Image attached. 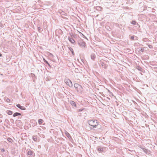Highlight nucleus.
Instances as JSON below:
<instances>
[{"instance_id": "f257e3e1", "label": "nucleus", "mask_w": 157, "mask_h": 157, "mask_svg": "<svg viewBox=\"0 0 157 157\" xmlns=\"http://www.w3.org/2000/svg\"><path fill=\"white\" fill-rule=\"evenodd\" d=\"M88 123L90 125L92 126L94 128H97L100 125L98 121L96 120H89L88 121Z\"/></svg>"}, {"instance_id": "f03ea898", "label": "nucleus", "mask_w": 157, "mask_h": 157, "mask_svg": "<svg viewBox=\"0 0 157 157\" xmlns=\"http://www.w3.org/2000/svg\"><path fill=\"white\" fill-rule=\"evenodd\" d=\"M64 82L65 83L70 87H72L73 85L71 81L69 79L66 78L64 80Z\"/></svg>"}, {"instance_id": "7ed1b4c3", "label": "nucleus", "mask_w": 157, "mask_h": 157, "mask_svg": "<svg viewBox=\"0 0 157 157\" xmlns=\"http://www.w3.org/2000/svg\"><path fill=\"white\" fill-rule=\"evenodd\" d=\"M97 150L99 152H102L105 150L106 148L101 147V146H98L97 147Z\"/></svg>"}, {"instance_id": "20e7f679", "label": "nucleus", "mask_w": 157, "mask_h": 157, "mask_svg": "<svg viewBox=\"0 0 157 157\" xmlns=\"http://www.w3.org/2000/svg\"><path fill=\"white\" fill-rule=\"evenodd\" d=\"M78 44L82 47H85V42L83 40H81L78 41Z\"/></svg>"}, {"instance_id": "39448f33", "label": "nucleus", "mask_w": 157, "mask_h": 157, "mask_svg": "<svg viewBox=\"0 0 157 157\" xmlns=\"http://www.w3.org/2000/svg\"><path fill=\"white\" fill-rule=\"evenodd\" d=\"M27 154L29 155L28 157H34L35 156V153L33 151L29 150L27 152Z\"/></svg>"}, {"instance_id": "423d86ee", "label": "nucleus", "mask_w": 157, "mask_h": 157, "mask_svg": "<svg viewBox=\"0 0 157 157\" xmlns=\"http://www.w3.org/2000/svg\"><path fill=\"white\" fill-rule=\"evenodd\" d=\"M74 86L76 89L78 90V88L79 89L81 88H82V86L78 83H75L74 84ZM78 91V90H77Z\"/></svg>"}, {"instance_id": "0eeeda50", "label": "nucleus", "mask_w": 157, "mask_h": 157, "mask_svg": "<svg viewBox=\"0 0 157 157\" xmlns=\"http://www.w3.org/2000/svg\"><path fill=\"white\" fill-rule=\"evenodd\" d=\"M16 106L19 108L20 109L22 110H25L26 109L25 108L24 106H22L20 104H18L16 105Z\"/></svg>"}, {"instance_id": "6e6552de", "label": "nucleus", "mask_w": 157, "mask_h": 157, "mask_svg": "<svg viewBox=\"0 0 157 157\" xmlns=\"http://www.w3.org/2000/svg\"><path fill=\"white\" fill-rule=\"evenodd\" d=\"M101 65L102 67L106 69L108 67V65L106 64L104 62H101Z\"/></svg>"}, {"instance_id": "1a4fd4ad", "label": "nucleus", "mask_w": 157, "mask_h": 157, "mask_svg": "<svg viewBox=\"0 0 157 157\" xmlns=\"http://www.w3.org/2000/svg\"><path fill=\"white\" fill-rule=\"evenodd\" d=\"M70 104L73 106H74L76 108V105L75 103L73 101H70Z\"/></svg>"}, {"instance_id": "9d476101", "label": "nucleus", "mask_w": 157, "mask_h": 157, "mask_svg": "<svg viewBox=\"0 0 157 157\" xmlns=\"http://www.w3.org/2000/svg\"><path fill=\"white\" fill-rule=\"evenodd\" d=\"M91 59L93 60H94L96 58V56L94 53H92L90 56Z\"/></svg>"}, {"instance_id": "9b49d317", "label": "nucleus", "mask_w": 157, "mask_h": 157, "mask_svg": "<svg viewBox=\"0 0 157 157\" xmlns=\"http://www.w3.org/2000/svg\"><path fill=\"white\" fill-rule=\"evenodd\" d=\"M68 38L69 41L71 43L74 44L75 42V40L73 38L70 37H68Z\"/></svg>"}, {"instance_id": "f8f14e48", "label": "nucleus", "mask_w": 157, "mask_h": 157, "mask_svg": "<svg viewBox=\"0 0 157 157\" xmlns=\"http://www.w3.org/2000/svg\"><path fill=\"white\" fill-rule=\"evenodd\" d=\"M131 23L134 25H138L139 27H140V25H139L138 24L135 20H133L132 21H131Z\"/></svg>"}, {"instance_id": "ddd939ff", "label": "nucleus", "mask_w": 157, "mask_h": 157, "mask_svg": "<svg viewBox=\"0 0 157 157\" xmlns=\"http://www.w3.org/2000/svg\"><path fill=\"white\" fill-rule=\"evenodd\" d=\"M20 115H21V113H18V112H16V113H15L13 115V117H16L17 116H20Z\"/></svg>"}, {"instance_id": "4468645a", "label": "nucleus", "mask_w": 157, "mask_h": 157, "mask_svg": "<svg viewBox=\"0 0 157 157\" xmlns=\"http://www.w3.org/2000/svg\"><path fill=\"white\" fill-rule=\"evenodd\" d=\"M59 13L62 15H66V13L64 11L62 10H60L59 11Z\"/></svg>"}, {"instance_id": "2eb2a0df", "label": "nucleus", "mask_w": 157, "mask_h": 157, "mask_svg": "<svg viewBox=\"0 0 157 157\" xmlns=\"http://www.w3.org/2000/svg\"><path fill=\"white\" fill-rule=\"evenodd\" d=\"M65 134H66V136H67V137H68V138L69 139H70V138H71V136H70V134L68 132H65Z\"/></svg>"}, {"instance_id": "dca6fc26", "label": "nucleus", "mask_w": 157, "mask_h": 157, "mask_svg": "<svg viewBox=\"0 0 157 157\" xmlns=\"http://www.w3.org/2000/svg\"><path fill=\"white\" fill-rule=\"evenodd\" d=\"M6 113L9 115H11L13 113V112L10 110L7 111Z\"/></svg>"}, {"instance_id": "f3484780", "label": "nucleus", "mask_w": 157, "mask_h": 157, "mask_svg": "<svg viewBox=\"0 0 157 157\" xmlns=\"http://www.w3.org/2000/svg\"><path fill=\"white\" fill-rule=\"evenodd\" d=\"M43 120L41 119H39L38 121V123L40 125L41 124L43 123Z\"/></svg>"}, {"instance_id": "a211bd4d", "label": "nucleus", "mask_w": 157, "mask_h": 157, "mask_svg": "<svg viewBox=\"0 0 157 157\" xmlns=\"http://www.w3.org/2000/svg\"><path fill=\"white\" fill-rule=\"evenodd\" d=\"M69 48V50L72 53V54L73 55H75V53H74L73 50L72 49V48L71 47H70Z\"/></svg>"}, {"instance_id": "6ab92c4d", "label": "nucleus", "mask_w": 157, "mask_h": 157, "mask_svg": "<svg viewBox=\"0 0 157 157\" xmlns=\"http://www.w3.org/2000/svg\"><path fill=\"white\" fill-rule=\"evenodd\" d=\"M8 141L10 142H12L13 141V140L10 138H8L7 139Z\"/></svg>"}, {"instance_id": "aec40b11", "label": "nucleus", "mask_w": 157, "mask_h": 157, "mask_svg": "<svg viewBox=\"0 0 157 157\" xmlns=\"http://www.w3.org/2000/svg\"><path fill=\"white\" fill-rule=\"evenodd\" d=\"M38 30L39 32H40L43 31L42 29H41L40 27H38Z\"/></svg>"}, {"instance_id": "412c9836", "label": "nucleus", "mask_w": 157, "mask_h": 157, "mask_svg": "<svg viewBox=\"0 0 157 157\" xmlns=\"http://www.w3.org/2000/svg\"><path fill=\"white\" fill-rule=\"evenodd\" d=\"M97 10L101 11L102 9V8L100 6H98L97 7L96 9Z\"/></svg>"}, {"instance_id": "4be33fe9", "label": "nucleus", "mask_w": 157, "mask_h": 157, "mask_svg": "<svg viewBox=\"0 0 157 157\" xmlns=\"http://www.w3.org/2000/svg\"><path fill=\"white\" fill-rule=\"evenodd\" d=\"M45 63L48 65V66L50 67V68H51V66L50 65V64L48 63V62L47 61H45Z\"/></svg>"}, {"instance_id": "5701e85b", "label": "nucleus", "mask_w": 157, "mask_h": 157, "mask_svg": "<svg viewBox=\"0 0 157 157\" xmlns=\"http://www.w3.org/2000/svg\"><path fill=\"white\" fill-rule=\"evenodd\" d=\"M33 139L34 141H36L37 140L36 137V136H33Z\"/></svg>"}, {"instance_id": "b1692460", "label": "nucleus", "mask_w": 157, "mask_h": 157, "mask_svg": "<svg viewBox=\"0 0 157 157\" xmlns=\"http://www.w3.org/2000/svg\"><path fill=\"white\" fill-rule=\"evenodd\" d=\"M130 39L132 40H134V36H131L130 37Z\"/></svg>"}, {"instance_id": "393cba45", "label": "nucleus", "mask_w": 157, "mask_h": 157, "mask_svg": "<svg viewBox=\"0 0 157 157\" xmlns=\"http://www.w3.org/2000/svg\"><path fill=\"white\" fill-rule=\"evenodd\" d=\"M137 69L139 70V71H142V68H141V67L139 66L138 68H137Z\"/></svg>"}, {"instance_id": "a878e982", "label": "nucleus", "mask_w": 157, "mask_h": 157, "mask_svg": "<svg viewBox=\"0 0 157 157\" xmlns=\"http://www.w3.org/2000/svg\"><path fill=\"white\" fill-rule=\"evenodd\" d=\"M83 109H78L77 111V112H80L82 111L83 110Z\"/></svg>"}, {"instance_id": "bb28decb", "label": "nucleus", "mask_w": 157, "mask_h": 157, "mask_svg": "<svg viewBox=\"0 0 157 157\" xmlns=\"http://www.w3.org/2000/svg\"><path fill=\"white\" fill-rule=\"evenodd\" d=\"M139 51H140L141 52H143L144 51V49L143 48H141L139 50Z\"/></svg>"}, {"instance_id": "cd10ccee", "label": "nucleus", "mask_w": 157, "mask_h": 157, "mask_svg": "<svg viewBox=\"0 0 157 157\" xmlns=\"http://www.w3.org/2000/svg\"><path fill=\"white\" fill-rule=\"evenodd\" d=\"M1 151L2 152H4L5 151V149L4 148L1 149Z\"/></svg>"}, {"instance_id": "c85d7f7f", "label": "nucleus", "mask_w": 157, "mask_h": 157, "mask_svg": "<svg viewBox=\"0 0 157 157\" xmlns=\"http://www.w3.org/2000/svg\"><path fill=\"white\" fill-rule=\"evenodd\" d=\"M6 101L7 102H9L10 101V99L9 98H7Z\"/></svg>"}, {"instance_id": "c756f323", "label": "nucleus", "mask_w": 157, "mask_h": 157, "mask_svg": "<svg viewBox=\"0 0 157 157\" xmlns=\"http://www.w3.org/2000/svg\"><path fill=\"white\" fill-rule=\"evenodd\" d=\"M2 115L1 114H0V118H1L2 117Z\"/></svg>"}, {"instance_id": "7c9ffc66", "label": "nucleus", "mask_w": 157, "mask_h": 157, "mask_svg": "<svg viewBox=\"0 0 157 157\" xmlns=\"http://www.w3.org/2000/svg\"><path fill=\"white\" fill-rule=\"evenodd\" d=\"M43 60H44V62L45 63V61H47L46 60V59L44 58H43Z\"/></svg>"}, {"instance_id": "2f4dec72", "label": "nucleus", "mask_w": 157, "mask_h": 157, "mask_svg": "<svg viewBox=\"0 0 157 157\" xmlns=\"http://www.w3.org/2000/svg\"><path fill=\"white\" fill-rule=\"evenodd\" d=\"M143 149L144 151H145V150H147V149H146L145 148H143Z\"/></svg>"}, {"instance_id": "473e14b6", "label": "nucleus", "mask_w": 157, "mask_h": 157, "mask_svg": "<svg viewBox=\"0 0 157 157\" xmlns=\"http://www.w3.org/2000/svg\"><path fill=\"white\" fill-rule=\"evenodd\" d=\"M2 55L0 53V57H1L2 56Z\"/></svg>"}, {"instance_id": "72a5a7b5", "label": "nucleus", "mask_w": 157, "mask_h": 157, "mask_svg": "<svg viewBox=\"0 0 157 157\" xmlns=\"http://www.w3.org/2000/svg\"><path fill=\"white\" fill-rule=\"evenodd\" d=\"M154 68H155V69H157V67H155Z\"/></svg>"}, {"instance_id": "f704fd0d", "label": "nucleus", "mask_w": 157, "mask_h": 157, "mask_svg": "<svg viewBox=\"0 0 157 157\" xmlns=\"http://www.w3.org/2000/svg\"><path fill=\"white\" fill-rule=\"evenodd\" d=\"M2 122V120L1 119H0V122Z\"/></svg>"}, {"instance_id": "c9c22d12", "label": "nucleus", "mask_w": 157, "mask_h": 157, "mask_svg": "<svg viewBox=\"0 0 157 157\" xmlns=\"http://www.w3.org/2000/svg\"><path fill=\"white\" fill-rule=\"evenodd\" d=\"M0 75H3V74H0Z\"/></svg>"}, {"instance_id": "e433bc0d", "label": "nucleus", "mask_w": 157, "mask_h": 157, "mask_svg": "<svg viewBox=\"0 0 157 157\" xmlns=\"http://www.w3.org/2000/svg\"><path fill=\"white\" fill-rule=\"evenodd\" d=\"M150 47H149V48H150L151 47V45H150Z\"/></svg>"}, {"instance_id": "4c0bfd02", "label": "nucleus", "mask_w": 157, "mask_h": 157, "mask_svg": "<svg viewBox=\"0 0 157 157\" xmlns=\"http://www.w3.org/2000/svg\"><path fill=\"white\" fill-rule=\"evenodd\" d=\"M150 47H149V48H150L151 47V45H150Z\"/></svg>"}, {"instance_id": "58836bf2", "label": "nucleus", "mask_w": 157, "mask_h": 157, "mask_svg": "<svg viewBox=\"0 0 157 157\" xmlns=\"http://www.w3.org/2000/svg\"><path fill=\"white\" fill-rule=\"evenodd\" d=\"M150 47H149V48H150L151 47V45H150Z\"/></svg>"}, {"instance_id": "ea45409f", "label": "nucleus", "mask_w": 157, "mask_h": 157, "mask_svg": "<svg viewBox=\"0 0 157 157\" xmlns=\"http://www.w3.org/2000/svg\"><path fill=\"white\" fill-rule=\"evenodd\" d=\"M156 22L157 23V21H156Z\"/></svg>"}]
</instances>
